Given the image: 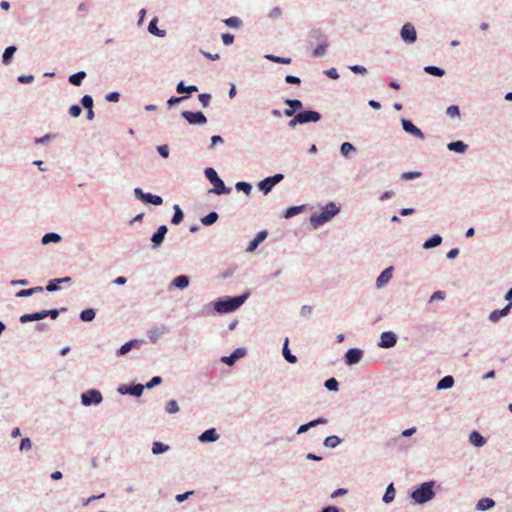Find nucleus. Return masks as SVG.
Instances as JSON below:
<instances>
[{"label":"nucleus","instance_id":"f257e3e1","mask_svg":"<svg viewBox=\"0 0 512 512\" xmlns=\"http://www.w3.org/2000/svg\"><path fill=\"white\" fill-rule=\"evenodd\" d=\"M246 298V295H242L238 297L229 298L227 300L218 301L215 304V309L217 312L220 313L232 312L239 308L244 303Z\"/></svg>","mask_w":512,"mask_h":512},{"label":"nucleus","instance_id":"f03ea898","mask_svg":"<svg viewBox=\"0 0 512 512\" xmlns=\"http://www.w3.org/2000/svg\"><path fill=\"white\" fill-rule=\"evenodd\" d=\"M339 212V208L334 203L327 204L319 214L311 216V222L315 225H322L329 221L333 216Z\"/></svg>","mask_w":512,"mask_h":512},{"label":"nucleus","instance_id":"7ed1b4c3","mask_svg":"<svg viewBox=\"0 0 512 512\" xmlns=\"http://www.w3.org/2000/svg\"><path fill=\"white\" fill-rule=\"evenodd\" d=\"M205 176L214 186L210 192H213L217 195L230 193L231 189L226 188L224 182L218 177L216 171L213 168H206Z\"/></svg>","mask_w":512,"mask_h":512},{"label":"nucleus","instance_id":"20e7f679","mask_svg":"<svg viewBox=\"0 0 512 512\" xmlns=\"http://www.w3.org/2000/svg\"><path fill=\"white\" fill-rule=\"evenodd\" d=\"M434 497V491L432 489V483H423L418 489L413 491L412 498L417 503H425Z\"/></svg>","mask_w":512,"mask_h":512},{"label":"nucleus","instance_id":"39448f33","mask_svg":"<svg viewBox=\"0 0 512 512\" xmlns=\"http://www.w3.org/2000/svg\"><path fill=\"white\" fill-rule=\"evenodd\" d=\"M321 118L320 114L316 111L299 112L295 117L290 120L289 126L295 127L296 124H305L308 122H317Z\"/></svg>","mask_w":512,"mask_h":512},{"label":"nucleus","instance_id":"423d86ee","mask_svg":"<svg viewBox=\"0 0 512 512\" xmlns=\"http://www.w3.org/2000/svg\"><path fill=\"white\" fill-rule=\"evenodd\" d=\"M402 40L406 43H414L417 40V32L414 25L410 22L405 23L400 31Z\"/></svg>","mask_w":512,"mask_h":512},{"label":"nucleus","instance_id":"0eeeda50","mask_svg":"<svg viewBox=\"0 0 512 512\" xmlns=\"http://www.w3.org/2000/svg\"><path fill=\"white\" fill-rule=\"evenodd\" d=\"M82 404L89 406L91 404H99L102 401V395L97 390H88L81 396Z\"/></svg>","mask_w":512,"mask_h":512},{"label":"nucleus","instance_id":"6e6552de","mask_svg":"<svg viewBox=\"0 0 512 512\" xmlns=\"http://www.w3.org/2000/svg\"><path fill=\"white\" fill-rule=\"evenodd\" d=\"M182 116L190 123V124H205L207 122V118L205 115L198 111V112H191V111H183Z\"/></svg>","mask_w":512,"mask_h":512},{"label":"nucleus","instance_id":"1a4fd4ad","mask_svg":"<svg viewBox=\"0 0 512 512\" xmlns=\"http://www.w3.org/2000/svg\"><path fill=\"white\" fill-rule=\"evenodd\" d=\"M397 337L393 332L387 331L381 334L379 346L382 348H391L395 346Z\"/></svg>","mask_w":512,"mask_h":512},{"label":"nucleus","instance_id":"9d476101","mask_svg":"<svg viewBox=\"0 0 512 512\" xmlns=\"http://www.w3.org/2000/svg\"><path fill=\"white\" fill-rule=\"evenodd\" d=\"M362 356V350L357 348L349 349L345 354V362L348 365L356 364L361 360Z\"/></svg>","mask_w":512,"mask_h":512},{"label":"nucleus","instance_id":"9b49d317","mask_svg":"<svg viewBox=\"0 0 512 512\" xmlns=\"http://www.w3.org/2000/svg\"><path fill=\"white\" fill-rule=\"evenodd\" d=\"M402 126L406 132H408L420 139H424L423 132L418 127H416L411 121L403 119Z\"/></svg>","mask_w":512,"mask_h":512},{"label":"nucleus","instance_id":"f8f14e48","mask_svg":"<svg viewBox=\"0 0 512 512\" xmlns=\"http://www.w3.org/2000/svg\"><path fill=\"white\" fill-rule=\"evenodd\" d=\"M512 307V302L501 310H493L489 315V320L493 323L498 322L502 317L506 316Z\"/></svg>","mask_w":512,"mask_h":512},{"label":"nucleus","instance_id":"ddd939ff","mask_svg":"<svg viewBox=\"0 0 512 512\" xmlns=\"http://www.w3.org/2000/svg\"><path fill=\"white\" fill-rule=\"evenodd\" d=\"M268 233L267 231H260L256 237L249 243L248 247L246 248V251L247 252H253L258 246L260 243H262L266 237H267Z\"/></svg>","mask_w":512,"mask_h":512},{"label":"nucleus","instance_id":"4468645a","mask_svg":"<svg viewBox=\"0 0 512 512\" xmlns=\"http://www.w3.org/2000/svg\"><path fill=\"white\" fill-rule=\"evenodd\" d=\"M392 272H393V268L388 267L380 274V276L376 280V285L378 288L384 286L391 280Z\"/></svg>","mask_w":512,"mask_h":512},{"label":"nucleus","instance_id":"2eb2a0df","mask_svg":"<svg viewBox=\"0 0 512 512\" xmlns=\"http://www.w3.org/2000/svg\"><path fill=\"white\" fill-rule=\"evenodd\" d=\"M143 390H144V386L141 384H136V385L129 386V387L124 386V387L119 388V391L121 393H128V394H131L136 397L141 396L143 393Z\"/></svg>","mask_w":512,"mask_h":512},{"label":"nucleus","instance_id":"dca6fc26","mask_svg":"<svg viewBox=\"0 0 512 512\" xmlns=\"http://www.w3.org/2000/svg\"><path fill=\"white\" fill-rule=\"evenodd\" d=\"M167 233V227L165 225H161L157 231L153 234L151 241L154 243V246H159Z\"/></svg>","mask_w":512,"mask_h":512},{"label":"nucleus","instance_id":"f3484780","mask_svg":"<svg viewBox=\"0 0 512 512\" xmlns=\"http://www.w3.org/2000/svg\"><path fill=\"white\" fill-rule=\"evenodd\" d=\"M244 355L245 350L242 348H237L230 356L223 357L222 362L226 363L227 365H232L236 359L241 358Z\"/></svg>","mask_w":512,"mask_h":512},{"label":"nucleus","instance_id":"a211bd4d","mask_svg":"<svg viewBox=\"0 0 512 512\" xmlns=\"http://www.w3.org/2000/svg\"><path fill=\"white\" fill-rule=\"evenodd\" d=\"M218 439V434L214 428L208 429L199 436L201 442H213Z\"/></svg>","mask_w":512,"mask_h":512},{"label":"nucleus","instance_id":"6ab92c4d","mask_svg":"<svg viewBox=\"0 0 512 512\" xmlns=\"http://www.w3.org/2000/svg\"><path fill=\"white\" fill-rule=\"evenodd\" d=\"M327 419L325 418H318L316 420L310 421L307 424L301 425L297 431L298 434L306 432L309 428L315 427L318 424H326Z\"/></svg>","mask_w":512,"mask_h":512},{"label":"nucleus","instance_id":"aec40b11","mask_svg":"<svg viewBox=\"0 0 512 512\" xmlns=\"http://www.w3.org/2000/svg\"><path fill=\"white\" fill-rule=\"evenodd\" d=\"M495 505V501L491 498H481L478 503H477V509L478 510H482V511H485V510H488L492 507H494Z\"/></svg>","mask_w":512,"mask_h":512},{"label":"nucleus","instance_id":"412c9836","mask_svg":"<svg viewBox=\"0 0 512 512\" xmlns=\"http://www.w3.org/2000/svg\"><path fill=\"white\" fill-rule=\"evenodd\" d=\"M469 441L477 447H481L485 444L484 437L477 431H473L470 434Z\"/></svg>","mask_w":512,"mask_h":512},{"label":"nucleus","instance_id":"4be33fe9","mask_svg":"<svg viewBox=\"0 0 512 512\" xmlns=\"http://www.w3.org/2000/svg\"><path fill=\"white\" fill-rule=\"evenodd\" d=\"M448 149L457 153H464L467 149V145L462 141H455L448 144Z\"/></svg>","mask_w":512,"mask_h":512},{"label":"nucleus","instance_id":"5701e85b","mask_svg":"<svg viewBox=\"0 0 512 512\" xmlns=\"http://www.w3.org/2000/svg\"><path fill=\"white\" fill-rule=\"evenodd\" d=\"M164 333H165V328L163 326L156 327L149 331L148 336L151 341L156 342Z\"/></svg>","mask_w":512,"mask_h":512},{"label":"nucleus","instance_id":"b1692460","mask_svg":"<svg viewBox=\"0 0 512 512\" xmlns=\"http://www.w3.org/2000/svg\"><path fill=\"white\" fill-rule=\"evenodd\" d=\"M454 384V379L452 376H445L444 378H442L438 384H437V389L438 390H441V389H448V388H451Z\"/></svg>","mask_w":512,"mask_h":512},{"label":"nucleus","instance_id":"393cba45","mask_svg":"<svg viewBox=\"0 0 512 512\" xmlns=\"http://www.w3.org/2000/svg\"><path fill=\"white\" fill-rule=\"evenodd\" d=\"M442 242V238L441 236L439 235H434L432 236L430 239H428L427 241H425V243L423 244V247L425 249H430V248H433V247H436L438 245H440Z\"/></svg>","mask_w":512,"mask_h":512},{"label":"nucleus","instance_id":"a878e982","mask_svg":"<svg viewBox=\"0 0 512 512\" xmlns=\"http://www.w3.org/2000/svg\"><path fill=\"white\" fill-rule=\"evenodd\" d=\"M275 186V184H272V181L269 177L265 178L264 180L260 181L258 184L259 189L264 193L267 194L271 191V189Z\"/></svg>","mask_w":512,"mask_h":512},{"label":"nucleus","instance_id":"bb28decb","mask_svg":"<svg viewBox=\"0 0 512 512\" xmlns=\"http://www.w3.org/2000/svg\"><path fill=\"white\" fill-rule=\"evenodd\" d=\"M283 356L289 363H296L297 358L293 354L290 353V350L288 349V338L285 339L284 345H283Z\"/></svg>","mask_w":512,"mask_h":512},{"label":"nucleus","instance_id":"cd10ccee","mask_svg":"<svg viewBox=\"0 0 512 512\" xmlns=\"http://www.w3.org/2000/svg\"><path fill=\"white\" fill-rule=\"evenodd\" d=\"M86 77V73L84 71H80L75 73L69 77V82L75 86H79L82 83V80Z\"/></svg>","mask_w":512,"mask_h":512},{"label":"nucleus","instance_id":"c85d7f7f","mask_svg":"<svg viewBox=\"0 0 512 512\" xmlns=\"http://www.w3.org/2000/svg\"><path fill=\"white\" fill-rule=\"evenodd\" d=\"M15 51H16L15 46H9L5 49L3 56H2V61L5 65H8L10 63L11 58L13 57Z\"/></svg>","mask_w":512,"mask_h":512},{"label":"nucleus","instance_id":"c756f323","mask_svg":"<svg viewBox=\"0 0 512 512\" xmlns=\"http://www.w3.org/2000/svg\"><path fill=\"white\" fill-rule=\"evenodd\" d=\"M173 284L177 287V288H180V289H184L188 286L189 284V279L187 276H184V275H181V276H177L174 280H173Z\"/></svg>","mask_w":512,"mask_h":512},{"label":"nucleus","instance_id":"7c9ffc66","mask_svg":"<svg viewBox=\"0 0 512 512\" xmlns=\"http://www.w3.org/2000/svg\"><path fill=\"white\" fill-rule=\"evenodd\" d=\"M143 201L146 203H151L154 205H161L163 200L160 196L152 195L150 193H146L145 196H143Z\"/></svg>","mask_w":512,"mask_h":512},{"label":"nucleus","instance_id":"2f4dec72","mask_svg":"<svg viewBox=\"0 0 512 512\" xmlns=\"http://www.w3.org/2000/svg\"><path fill=\"white\" fill-rule=\"evenodd\" d=\"M217 219H218V214L216 212H210L209 214H207L206 216H204L201 219V222H202V224L209 226V225L214 224L217 221Z\"/></svg>","mask_w":512,"mask_h":512},{"label":"nucleus","instance_id":"473e14b6","mask_svg":"<svg viewBox=\"0 0 512 512\" xmlns=\"http://www.w3.org/2000/svg\"><path fill=\"white\" fill-rule=\"evenodd\" d=\"M61 240V236L57 233H47L42 238L43 244H48L50 242L57 243Z\"/></svg>","mask_w":512,"mask_h":512},{"label":"nucleus","instance_id":"72a5a7b5","mask_svg":"<svg viewBox=\"0 0 512 512\" xmlns=\"http://www.w3.org/2000/svg\"><path fill=\"white\" fill-rule=\"evenodd\" d=\"M148 30L151 34L161 36V37L164 36V34H165V31L158 29L157 19H153L152 21H150V23L148 25Z\"/></svg>","mask_w":512,"mask_h":512},{"label":"nucleus","instance_id":"f704fd0d","mask_svg":"<svg viewBox=\"0 0 512 512\" xmlns=\"http://www.w3.org/2000/svg\"><path fill=\"white\" fill-rule=\"evenodd\" d=\"M41 291H43V288L38 286V287H34V288L20 290L19 292H17L16 296L17 297H27V296H31L35 292H41Z\"/></svg>","mask_w":512,"mask_h":512},{"label":"nucleus","instance_id":"c9c22d12","mask_svg":"<svg viewBox=\"0 0 512 512\" xmlns=\"http://www.w3.org/2000/svg\"><path fill=\"white\" fill-rule=\"evenodd\" d=\"M197 90H198V88L195 85L185 87V85L182 81L177 85V88H176V91L180 94L196 92Z\"/></svg>","mask_w":512,"mask_h":512},{"label":"nucleus","instance_id":"e433bc0d","mask_svg":"<svg viewBox=\"0 0 512 512\" xmlns=\"http://www.w3.org/2000/svg\"><path fill=\"white\" fill-rule=\"evenodd\" d=\"M80 318L82 321L90 322L95 318V311L91 308L85 309L81 312Z\"/></svg>","mask_w":512,"mask_h":512},{"label":"nucleus","instance_id":"4c0bfd02","mask_svg":"<svg viewBox=\"0 0 512 512\" xmlns=\"http://www.w3.org/2000/svg\"><path fill=\"white\" fill-rule=\"evenodd\" d=\"M183 220V212L178 205L174 206V215L171 222L173 224H179Z\"/></svg>","mask_w":512,"mask_h":512},{"label":"nucleus","instance_id":"58836bf2","mask_svg":"<svg viewBox=\"0 0 512 512\" xmlns=\"http://www.w3.org/2000/svg\"><path fill=\"white\" fill-rule=\"evenodd\" d=\"M394 497H395V489L393 487V484H390L387 487L386 492L383 496V501L386 503H389V502L393 501Z\"/></svg>","mask_w":512,"mask_h":512},{"label":"nucleus","instance_id":"ea45409f","mask_svg":"<svg viewBox=\"0 0 512 512\" xmlns=\"http://www.w3.org/2000/svg\"><path fill=\"white\" fill-rule=\"evenodd\" d=\"M340 443V439L337 436H328L324 440V445L329 448H335Z\"/></svg>","mask_w":512,"mask_h":512},{"label":"nucleus","instance_id":"a19ab883","mask_svg":"<svg viewBox=\"0 0 512 512\" xmlns=\"http://www.w3.org/2000/svg\"><path fill=\"white\" fill-rule=\"evenodd\" d=\"M424 71L426 73L434 75V76H443L444 75V70L439 67H436V66H426L424 68Z\"/></svg>","mask_w":512,"mask_h":512},{"label":"nucleus","instance_id":"79ce46f5","mask_svg":"<svg viewBox=\"0 0 512 512\" xmlns=\"http://www.w3.org/2000/svg\"><path fill=\"white\" fill-rule=\"evenodd\" d=\"M169 449V447L161 442H154L152 447V452L154 454L164 453Z\"/></svg>","mask_w":512,"mask_h":512},{"label":"nucleus","instance_id":"37998d69","mask_svg":"<svg viewBox=\"0 0 512 512\" xmlns=\"http://www.w3.org/2000/svg\"><path fill=\"white\" fill-rule=\"evenodd\" d=\"M227 26L232 28H239L242 24V21L238 17H230L223 21Z\"/></svg>","mask_w":512,"mask_h":512},{"label":"nucleus","instance_id":"c03bdc74","mask_svg":"<svg viewBox=\"0 0 512 512\" xmlns=\"http://www.w3.org/2000/svg\"><path fill=\"white\" fill-rule=\"evenodd\" d=\"M265 57L273 62H276V63H281V64H290L291 63V58L279 57V56H274V55H266Z\"/></svg>","mask_w":512,"mask_h":512},{"label":"nucleus","instance_id":"a18cd8bd","mask_svg":"<svg viewBox=\"0 0 512 512\" xmlns=\"http://www.w3.org/2000/svg\"><path fill=\"white\" fill-rule=\"evenodd\" d=\"M236 189L238 191H243L246 195H249L252 190V186L247 182H238L236 184Z\"/></svg>","mask_w":512,"mask_h":512},{"label":"nucleus","instance_id":"49530a36","mask_svg":"<svg viewBox=\"0 0 512 512\" xmlns=\"http://www.w3.org/2000/svg\"><path fill=\"white\" fill-rule=\"evenodd\" d=\"M166 411L169 414L177 413L179 411V406L175 400H170L166 404Z\"/></svg>","mask_w":512,"mask_h":512},{"label":"nucleus","instance_id":"de8ad7c7","mask_svg":"<svg viewBox=\"0 0 512 512\" xmlns=\"http://www.w3.org/2000/svg\"><path fill=\"white\" fill-rule=\"evenodd\" d=\"M284 103L292 108V110H298L302 108L301 101L297 99H286Z\"/></svg>","mask_w":512,"mask_h":512},{"label":"nucleus","instance_id":"09e8293b","mask_svg":"<svg viewBox=\"0 0 512 512\" xmlns=\"http://www.w3.org/2000/svg\"><path fill=\"white\" fill-rule=\"evenodd\" d=\"M355 151V147L349 143V142H344L342 145H341V153L344 155V156H348L349 153Z\"/></svg>","mask_w":512,"mask_h":512},{"label":"nucleus","instance_id":"8fccbe9b","mask_svg":"<svg viewBox=\"0 0 512 512\" xmlns=\"http://www.w3.org/2000/svg\"><path fill=\"white\" fill-rule=\"evenodd\" d=\"M302 210V206H294V207H290L286 210L285 214H284V217L285 218H290V217H293L294 215L300 213Z\"/></svg>","mask_w":512,"mask_h":512},{"label":"nucleus","instance_id":"3c124183","mask_svg":"<svg viewBox=\"0 0 512 512\" xmlns=\"http://www.w3.org/2000/svg\"><path fill=\"white\" fill-rule=\"evenodd\" d=\"M338 386V381L335 378H330L325 382V387L330 391H337Z\"/></svg>","mask_w":512,"mask_h":512},{"label":"nucleus","instance_id":"603ef678","mask_svg":"<svg viewBox=\"0 0 512 512\" xmlns=\"http://www.w3.org/2000/svg\"><path fill=\"white\" fill-rule=\"evenodd\" d=\"M81 103L84 108L86 109H92L93 108V99L89 95H85L81 99Z\"/></svg>","mask_w":512,"mask_h":512},{"label":"nucleus","instance_id":"864d4df0","mask_svg":"<svg viewBox=\"0 0 512 512\" xmlns=\"http://www.w3.org/2000/svg\"><path fill=\"white\" fill-rule=\"evenodd\" d=\"M447 115L450 117H457L460 115L459 107L456 105H451L447 108L446 111Z\"/></svg>","mask_w":512,"mask_h":512},{"label":"nucleus","instance_id":"5fc2aeb1","mask_svg":"<svg viewBox=\"0 0 512 512\" xmlns=\"http://www.w3.org/2000/svg\"><path fill=\"white\" fill-rule=\"evenodd\" d=\"M211 95L207 93H202L199 95V101L201 102L203 107H207L210 103Z\"/></svg>","mask_w":512,"mask_h":512},{"label":"nucleus","instance_id":"6e6d98bb","mask_svg":"<svg viewBox=\"0 0 512 512\" xmlns=\"http://www.w3.org/2000/svg\"><path fill=\"white\" fill-rule=\"evenodd\" d=\"M81 112H82V109H81V107H80L79 105H72V106L69 108V114H70L72 117H74V118H76V117L80 116Z\"/></svg>","mask_w":512,"mask_h":512},{"label":"nucleus","instance_id":"4d7b16f0","mask_svg":"<svg viewBox=\"0 0 512 512\" xmlns=\"http://www.w3.org/2000/svg\"><path fill=\"white\" fill-rule=\"evenodd\" d=\"M45 289L48 292L56 291L59 289V282H57V279L50 280Z\"/></svg>","mask_w":512,"mask_h":512},{"label":"nucleus","instance_id":"13d9d810","mask_svg":"<svg viewBox=\"0 0 512 512\" xmlns=\"http://www.w3.org/2000/svg\"><path fill=\"white\" fill-rule=\"evenodd\" d=\"M420 175H421L420 172H404L401 175V178L404 180H412V179L420 177Z\"/></svg>","mask_w":512,"mask_h":512},{"label":"nucleus","instance_id":"bf43d9fd","mask_svg":"<svg viewBox=\"0 0 512 512\" xmlns=\"http://www.w3.org/2000/svg\"><path fill=\"white\" fill-rule=\"evenodd\" d=\"M133 344H134V341H130V342H127L124 345H122L119 349V354L124 355V354L128 353L132 349Z\"/></svg>","mask_w":512,"mask_h":512},{"label":"nucleus","instance_id":"052dcab7","mask_svg":"<svg viewBox=\"0 0 512 512\" xmlns=\"http://www.w3.org/2000/svg\"><path fill=\"white\" fill-rule=\"evenodd\" d=\"M162 382V378L159 377V376H155L153 377L147 384H146V388L147 389H151L153 388L154 386L160 384Z\"/></svg>","mask_w":512,"mask_h":512},{"label":"nucleus","instance_id":"680f3d73","mask_svg":"<svg viewBox=\"0 0 512 512\" xmlns=\"http://www.w3.org/2000/svg\"><path fill=\"white\" fill-rule=\"evenodd\" d=\"M327 44H320L313 52V55L316 57L322 56L325 53Z\"/></svg>","mask_w":512,"mask_h":512},{"label":"nucleus","instance_id":"e2e57ef3","mask_svg":"<svg viewBox=\"0 0 512 512\" xmlns=\"http://www.w3.org/2000/svg\"><path fill=\"white\" fill-rule=\"evenodd\" d=\"M32 447V443L29 438H23L20 444V450H29Z\"/></svg>","mask_w":512,"mask_h":512},{"label":"nucleus","instance_id":"0e129e2a","mask_svg":"<svg viewBox=\"0 0 512 512\" xmlns=\"http://www.w3.org/2000/svg\"><path fill=\"white\" fill-rule=\"evenodd\" d=\"M158 153L163 157L167 158L169 156V148L167 145H161L157 148Z\"/></svg>","mask_w":512,"mask_h":512},{"label":"nucleus","instance_id":"69168bd1","mask_svg":"<svg viewBox=\"0 0 512 512\" xmlns=\"http://www.w3.org/2000/svg\"><path fill=\"white\" fill-rule=\"evenodd\" d=\"M281 14H282L281 9L278 8V7H275V8L270 10L269 17L271 19H277V18H279L281 16Z\"/></svg>","mask_w":512,"mask_h":512},{"label":"nucleus","instance_id":"338daca9","mask_svg":"<svg viewBox=\"0 0 512 512\" xmlns=\"http://www.w3.org/2000/svg\"><path fill=\"white\" fill-rule=\"evenodd\" d=\"M350 69L356 74H366L367 73V69L364 66H360V65H353L350 67Z\"/></svg>","mask_w":512,"mask_h":512},{"label":"nucleus","instance_id":"774afa93","mask_svg":"<svg viewBox=\"0 0 512 512\" xmlns=\"http://www.w3.org/2000/svg\"><path fill=\"white\" fill-rule=\"evenodd\" d=\"M222 41L225 45H230L234 41V36L229 33L222 34Z\"/></svg>","mask_w":512,"mask_h":512}]
</instances>
